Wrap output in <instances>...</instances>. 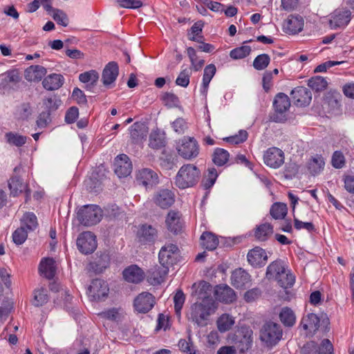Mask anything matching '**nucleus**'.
Wrapping results in <instances>:
<instances>
[{
    "instance_id": "nucleus-1",
    "label": "nucleus",
    "mask_w": 354,
    "mask_h": 354,
    "mask_svg": "<svg viewBox=\"0 0 354 354\" xmlns=\"http://www.w3.org/2000/svg\"><path fill=\"white\" fill-rule=\"evenodd\" d=\"M216 308V304L212 297L203 298V300L190 306L187 318L198 327L206 326L209 317L215 313Z\"/></svg>"
},
{
    "instance_id": "nucleus-2",
    "label": "nucleus",
    "mask_w": 354,
    "mask_h": 354,
    "mask_svg": "<svg viewBox=\"0 0 354 354\" xmlns=\"http://www.w3.org/2000/svg\"><path fill=\"white\" fill-rule=\"evenodd\" d=\"M201 178L200 169L193 164L183 165L175 177V185L184 189L195 186Z\"/></svg>"
},
{
    "instance_id": "nucleus-3",
    "label": "nucleus",
    "mask_w": 354,
    "mask_h": 354,
    "mask_svg": "<svg viewBox=\"0 0 354 354\" xmlns=\"http://www.w3.org/2000/svg\"><path fill=\"white\" fill-rule=\"evenodd\" d=\"M253 331L249 326L240 327L235 333L229 336L231 343L235 345L240 353H244L252 346Z\"/></svg>"
},
{
    "instance_id": "nucleus-4",
    "label": "nucleus",
    "mask_w": 354,
    "mask_h": 354,
    "mask_svg": "<svg viewBox=\"0 0 354 354\" xmlns=\"http://www.w3.org/2000/svg\"><path fill=\"white\" fill-rule=\"evenodd\" d=\"M176 149L178 155L185 160L196 158L200 151L198 142L194 137L184 136L176 144Z\"/></svg>"
},
{
    "instance_id": "nucleus-5",
    "label": "nucleus",
    "mask_w": 354,
    "mask_h": 354,
    "mask_svg": "<svg viewBox=\"0 0 354 354\" xmlns=\"http://www.w3.org/2000/svg\"><path fill=\"white\" fill-rule=\"evenodd\" d=\"M280 325L272 322L265 323L260 330V339L267 346H275L282 337Z\"/></svg>"
},
{
    "instance_id": "nucleus-6",
    "label": "nucleus",
    "mask_w": 354,
    "mask_h": 354,
    "mask_svg": "<svg viewBox=\"0 0 354 354\" xmlns=\"http://www.w3.org/2000/svg\"><path fill=\"white\" fill-rule=\"evenodd\" d=\"M102 217L101 208L96 205H86L78 212L77 218L80 223L85 226H91L99 223Z\"/></svg>"
},
{
    "instance_id": "nucleus-7",
    "label": "nucleus",
    "mask_w": 354,
    "mask_h": 354,
    "mask_svg": "<svg viewBox=\"0 0 354 354\" xmlns=\"http://www.w3.org/2000/svg\"><path fill=\"white\" fill-rule=\"evenodd\" d=\"M274 114L273 120L277 122H282L286 120V112L290 106V101L287 95L279 93L273 101Z\"/></svg>"
},
{
    "instance_id": "nucleus-8",
    "label": "nucleus",
    "mask_w": 354,
    "mask_h": 354,
    "mask_svg": "<svg viewBox=\"0 0 354 354\" xmlns=\"http://www.w3.org/2000/svg\"><path fill=\"white\" fill-rule=\"evenodd\" d=\"M300 354H334L333 346L328 339H323L320 346L311 341L301 347Z\"/></svg>"
},
{
    "instance_id": "nucleus-9",
    "label": "nucleus",
    "mask_w": 354,
    "mask_h": 354,
    "mask_svg": "<svg viewBox=\"0 0 354 354\" xmlns=\"http://www.w3.org/2000/svg\"><path fill=\"white\" fill-rule=\"evenodd\" d=\"M351 19V12L346 8H338L330 15L329 27L333 30L344 28Z\"/></svg>"
},
{
    "instance_id": "nucleus-10",
    "label": "nucleus",
    "mask_w": 354,
    "mask_h": 354,
    "mask_svg": "<svg viewBox=\"0 0 354 354\" xmlns=\"http://www.w3.org/2000/svg\"><path fill=\"white\" fill-rule=\"evenodd\" d=\"M109 288L107 283L101 279H95L88 286L87 293L93 300L100 301L108 297Z\"/></svg>"
},
{
    "instance_id": "nucleus-11",
    "label": "nucleus",
    "mask_w": 354,
    "mask_h": 354,
    "mask_svg": "<svg viewBox=\"0 0 354 354\" xmlns=\"http://www.w3.org/2000/svg\"><path fill=\"white\" fill-rule=\"evenodd\" d=\"M78 250L83 254H91L97 248L96 236L91 232L81 233L77 239Z\"/></svg>"
},
{
    "instance_id": "nucleus-12",
    "label": "nucleus",
    "mask_w": 354,
    "mask_h": 354,
    "mask_svg": "<svg viewBox=\"0 0 354 354\" xmlns=\"http://www.w3.org/2000/svg\"><path fill=\"white\" fill-rule=\"evenodd\" d=\"M136 180L147 189L153 188L159 183L158 174L151 169L143 168L136 174Z\"/></svg>"
},
{
    "instance_id": "nucleus-13",
    "label": "nucleus",
    "mask_w": 354,
    "mask_h": 354,
    "mask_svg": "<svg viewBox=\"0 0 354 354\" xmlns=\"http://www.w3.org/2000/svg\"><path fill=\"white\" fill-rule=\"evenodd\" d=\"M284 153L277 147L268 149L263 155L264 163L274 169L280 167L284 162Z\"/></svg>"
},
{
    "instance_id": "nucleus-14",
    "label": "nucleus",
    "mask_w": 354,
    "mask_h": 354,
    "mask_svg": "<svg viewBox=\"0 0 354 354\" xmlns=\"http://www.w3.org/2000/svg\"><path fill=\"white\" fill-rule=\"evenodd\" d=\"M178 253V248L175 244L169 243L162 246L158 254L160 264L171 266L176 263Z\"/></svg>"
},
{
    "instance_id": "nucleus-15",
    "label": "nucleus",
    "mask_w": 354,
    "mask_h": 354,
    "mask_svg": "<svg viewBox=\"0 0 354 354\" xmlns=\"http://www.w3.org/2000/svg\"><path fill=\"white\" fill-rule=\"evenodd\" d=\"M114 171L120 177L129 176L132 171V164L129 158L126 154H120L115 158Z\"/></svg>"
},
{
    "instance_id": "nucleus-16",
    "label": "nucleus",
    "mask_w": 354,
    "mask_h": 354,
    "mask_svg": "<svg viewBox=\"0 0 354 354\" xmlns=\"http://www.w3.org/2000/svg\"><path fill=\"white\" fill-rule=\"evenodd\" d=\"M155 298L152 294L147 292L140 293L134 299L135 309L142 313L149 312L154 306Z\"/></svg>"
},
{
    "instance_id": "nucleus-17",
    "label": "nucleus",
    "mask_w": 354,
    "mask_h": 354,
    "mask_svg": "<svg viewBox=\"0 0 354 354\" xmlns=\"http://www.w3.org/2000/svg\"><path fill=\"white\" fill-rule=\"evenodd\" d=\"M304 19L299 15H290L283 24V30L286 33L297 34L303 30Z\"/></svg>"
},
{
    "instance_id": "nucleus-18",
    "label": "nucleus",
    "mask_w": 354,
    "mask_h": 354,
    "mask_svg": "<svg viewBox=\"0 0 354 354\" xmlns=\"http://www.w3.org/2000/svg\"><path fill=\"white\" fill-rule=\"evenodd\" d=\"M248 263L253 267H261L266 264L268 256L266 251L259 247L250 250L247 255Z\"/></svg>"
},
{
    "instance_id": "nucleus-19",
    "label": "nucleus",
    "mask_w": 354,
    "mask_h": 354,
    "mask_svg": "<svg viewBox=\"0 0 354 354\" xmlns=\"http://www.w3.org/2000/svg\"><path fill=\"white\" fill-rule=\"evenodd\" d=\"M291 95L295 103L298 106H304L310 104L312 100L311 92L304 86H298L294 88Z\"/></svg>"
},
{
    "instance_id": "nucleus-20",
    "label": "nucleus",
    "mask_w": 354,
    "mask_h": 354,
    "mask_svg": "<svg viewBox=\"0 0 354 354\" xmlns=\"http://www.w3.org/2000/svg\"><path fill=\"white\" fill-rule=\"evenodd\" d=\"M153 202L162 209L169 207L174 203V194L169 189L157 192L153 198Z\"/></svg>"
},
{
    "instance_id": "nucleus-21",
    "label": "nucleus",
    "mask_w": 354,
    "mask_h": 354,
    "mask_svg": "<svg viewBox=\"0 0 354 354\" xmlns=\"http://www.w3.org/2000/svg\"><path fill=\"white\" fill-rule=\"evenodd\" d=\"M119 74V67L116 62H111L108 63L102 75V83L105 86H108L113 84Z\"/></svg>"
},
{
    "instance_id": "nucleus-22",
    "label": "nucleus",
    "mask_w": 354,
    "mask_h": 354,
    "mask_svg": "<svg viewBox=\"0 0 354 354\" xmlns=\"http://www.w3.org/2000/svg\"><path fill=\"white\" fill-rule=\"evenodd\" d=\"M214 294L218 301L225 304L232 303L236 299L234 290L227 285L217 286Z\"/></svg>"
},
{
    "instance_id": "nucleus-23",
    "label": "nucleus",
    "mask_w": 354,
    "mask_h": 354,
    "mask_svg": "<svg viewBox=\"0 0 354 354\" xmlns=\"http://www.w3.org/2000/svg\"><path fill=\"white\" fill-rule=\"evenodd\" d=\"M123 277L128 282L138 283L144 279L145 272L138 266L132 265L124 270Z\"/></svg>"
},
{
    "instance_id": "nucleus-24",
    "label": "nucleus",
    "mask_w": 354,
    "mask_h": 354,
    "mask_svg": "<svg viewBox=\"0 0 354 354\" xmlns=\"http://www.w3.org/2000/svg\"><path fill=\"white\" fill-rule=\"evenodd\" d=\"M250 282V275L243 269H236L232 273L231 283L236 288H243Z\"/></svg>"
},
{
    "instance_id": "nucleus-25",
    "label": "nucleus",
    "mask_w": 354,
    "mask_h": 354,
    "mask_svg": "<svg viewBox=\"0 0 354 354\" xmlns=\"http://www.w3.org/2000/svg\"><path fill=\"white\" fill-rule=\"evenodd\" d=\"M157 230L149 225H142L138 231L139 241L143 243L154 242L157 238Z\"/></svg>"
},
{
    "instance_id": "nucleus-26",
    "label": "nucleus",
    "mask_w": 354,
    "mask_h": 354,
    "mask_svg": "<svg viewBox=\"0 0 354 354\" xmlns=\"http://www.w3.org/2000/svg\"><path fill=\"white\" fill-rule=\"evenodd\" d=\"M166 225L168 230L178 234L182 230V223L180 221V214L179 212L169 211L166 218Z\"/></svg>"
},
{
    "instance_id": "nucleus-27",
    "label": "nucleus",
    "mask_w": 354,
    "mask_h": 354,
    "mask_svg": "<svg viewBox=\"0 0 354 354\" xmlns=\"http://www.w3.org/2000/svg\"><path fill=\"white\" fill-rule=\"evenodd\" d=\"M64 82V77L61 74L53 73L48 75L42 82L44 87L48 91L59 89Z\"/></svg>"
},
{
    "instance_id": "nucleus-28",
    "label": "nucleus",
    "mask_w": 354,
    "mask_h": 354,
    "mask_svg": "<svg viewBox=\"0 0 354 354\" xmlns=\"http://www.w3.org/2000/svg\"><path fill=\"white\" fill-rule=\"evenodd\" d=\"M130 136L135 142L141 141L146 138L148 133V128L142 123L136 122L130 127Z\"/></svg>"
},
{
    "instance_id": "nucleus-29",
    "label": "nucleus",
    "mask_w": 354,
    "mask_h": 354,
    "mask_svg": "<svg viewBox=\"0 0 354 354\" xmlns=\"http://www.w3.org/2000/svg\"><path fill=\"white\" fill-rule=\"evenodd\" d=\"M39 270L46 278L53 279L55 274L54 259L53 258L43 259L39 263Z\"/></svg>"
},
{
    "instance_id": "nucleus-30",
    "label": "nucleus",
    "mask_w": 354,
    "mask_h": 354,
    "mask_svg": "<svg viewBox=\"0 0 354 354\" xmlns=\"http://www.w3.org/2000/svg\"><path fill=\"white\" fill-rule=\"evenodd\" d=\"M319 318L314 313H309L303 317L301 325L304 330L316 332L319 327Z\"/></svg>"
},
{
    "instance_id": "nucleus-31",
    "label": "nucleus",
    "mask_w": 354,
    "mask_h": 354,
    "mask_svg": "<svg viewBox=\"0 0 354 354\" xmlns=\"http://www.w3.org/2000/svg\"><path fill=\"white\" fill-rule=\"evenodd\" d=\"M286 267L283 261L278 259L272 262L266 269V277L268 279H276Z\"/></svg>"
},
{
    "instance_id": "nucleus-32",
    "label": "nucleus",
    "mask_w": 354,
    "mask_h": 354,
    "mask_svg": "<svg viewBox=\"0 0 354 354\" xmlns=\"http://www.w3.org/2000/svg\"><path fill=\"white\" fill-rule=\"evenodd\" d=\"M8 186L11 192V194L14 196L26 191L28 194V190L26 189L27 185L24 183L22 179L17 176H14L8 180Z\"/></svg>"
},
{
    "instance_id": "nucleus-33",
    "label": "nucleus",
    "mask_w": 354,
    "mask_h": 354,
    "mask_svg": "<svg viewBox=\"0 0 354 354\" xmlns=\"http://www.w3.org/2000/svg\"><path fill=\"white\" fill-rule=\"evenodd\" d=\"M46 69L40 65L31 66L26 71V78L28 81H39L46 75Z\"/></svg>"
},
{
    "instance_id": "nucleus-34",
    "label": "nucleus",
    "mask_w": 354,
    "mask_h": 354,
    "mask_svg": "<svg viewBox=\"0 0 354 354\" xmlns=\"http://www.w3.org/2000/svg\"><path fill=\"white\" fill-rule=\"evenodd\" d=\"M275 280L281 288L286 289L291 288L294 285L295 277L290 271L287 270L285 267L284 270L278 275Z\"/></svg>"
},
{
    "instance_id": "nucleus-35",
    "label": "nucleus",
    "mask_w": 354,
    "mask_h": 354,
    "mask_svg": "<svg viewBox=\"0 0 354 354\" xmlns=\"http://www.w3.org/2000/svg\"><path fill=\"white\" fill-rule=\"evenodd\" d=\"M216 72V66L211 64L205 66L204 68L203 77V82H202V88L201 93L203 95H206L208 89L209 84L214 76Z\"/></svg>"
},
{
    "instance_id": "nucleus-36",
    "label": "nucleus",
    "mask_w": 354,
    "mask_h": 354,
    "mask_svg": "<svg viewBox=\"0 0 354 354\" xmlns=\"http://www.w3.org/2000/svg\"><path fill=\"white\" fill-rule=\"evenodd\" d=\"M273 233V227L268 223L257 226L254 231V236L259 241H265Z\"/></svg>"
},
{
    "instance_id": "nucleus-37",
    "label": "nucleus",
    "mask_w": 354,
    "mask_h": 354,
    "mask_svg": "<svg viewBox=\"0 0 354 354\" xmlns=\"http://www.w3.org/2000/svg\"><path fill=\"white\" fill-rule=\"evenodd\" d=\"M1 83L0 86L6 88L10 84H17L20 81V76L17 70H10L0 75Z\"/></svg>"
},
{
    "instance_id": "nucleus-38",
    "label": "nucleus",
    "mask_w": 354,
    "mask_h": 354,
    "mask_svg": "<svg viewBox=\"0 0 354 354\" xmlns=\"http://www.w3.org/2000/svg\"><path fill=\"white\" fill-rule=\"evenodd\" d=\"M201 245L208 250H214L218 244L217 237L212 232H203L201 236Z\"/></svg>"
},
{
    "instance_id": "nucleus-39",
    "label": "nucleus",
    "mask_w": 354,
    "mask_h": 354,
    "mask_svg": "<svg viewBox=\"0 0 354 354\" xmlns=\"http://www.w3.org/2000/svg\"><path fill=\"white\" fill-rule=\"evenodd\" d=\"M6 142L11 146L22 147L27 142V137L17 133L10 131L5 134Z\"/></svg>"
},
{
    "instance_id": "nucleus-40",
    "label": "nucleus",
    "mask_w": 354,
    "mask_h": 354,
    "mask_svg": "<svg viewBox=\"0 0 354 354\" xmlns=\"http://www.w3.org/2000/svg\"><path fill=\"white\" fill-rule=\"evenodd\" d=\"M279 318L285 326L291 327L295 324V315L290 308H283L279 313Z\"/></svg>"
},
{
    "instance_id": "nucleus-41",
    "label": "nucleus",
    "mask_w": 354,
    "mask_h": 354,
    "mask_svg": "<svg viewBox=\"0 0 354 354\" xmlns=\"http://www.w3.org/2000/svg\"><path fill=\"white\" fill-rule=\"evenodd\" d=\"M170 266L161 265L151 271V279H153V283H160L164 281L165 277L169 272Z\"/></svg>"
},
{
    "instance_id": "nucleus-42",
    "label": "nucleus",
    "mask_w": 354,
    "mask_h": 354,
    "mask_svg": "<svg viewBox=\"0 0 354 354\" xmlns=\"http://www.w3.org/2000/svg\"><path fill=\"white\" fill-rule=\"evenodd\" d=\"M98 79L99 74L95 70H91L89 71L82 73L79 75V80L80 82L83 83H90L89 85L86 86L87 88H91L92 86L95 85Z\"/></svg>"
},
{
    "instance_id": "nucleus-43",
    "label": "nucleus",
    "mask_w": 354,
    "mask_h": 354,
    "mask_svg": "<svg viewBox=\"0 0 354 354\" xmlns=\"http://www.w3.org/2000/svg\"><path fill=\"white\" fill-rule=\"evenodd\" d=\"M21 221V226H24L28 231L34 230L38 225L37 216L32 212L25 213Z\"/></svg>"
},
{
    "instance_id": "nucleus-44",
    "label": "nucleus",
    "mask_w": 354,
    "mask_h": 354,
    "mask_svg": "<svg viewBox=\"0 0 354 354\" xmlns=\"http://www.w3.org/2000/svg\"><path fill=\"white\" fill-rule=\"evenodd\" d=\"M287 206L284 203H275L270 208V213L272 217L276 220L283 219L287 214Z\"/></svg>"
},
{
    "instance_id": "nucleus-45",
    "label": "nucleus",
    "mask_w": 354,
    "mask_h": 354,
    "mask_svg": "<svg viewBox=\"0 0 354 354\" xmlns=\"http://www.w3.org/2000/svg\"><path fill=\"white\" fill-rule=\"evenodd\" d=\"M234 324V318L227 314L222 315L217 320V328L221 333L229 330Z\"/></svg>"
},
{
    "instance_id": "nucleus-46",
    "label": "nucleus",
    "mask_w": 354,
    "mask_h": 354,
    "mask_svg": "<svg viewBox=\"0 0 354 354\" xmlns=\"http://www.w3.org/2000/svg\"><path fill=\"white\" fill-rule=\"evenodd\" d=\"M308 86L316 92L325 90L328 82L325 78L321 76H315L308 80Z\"/></svg>"
},
{
    "instance_id": "nucleus-47",
    "label": "nucleus",
    "mask_w": 354,
    "mask_h": 354,
    "mask_svg": "<svg viewBox=\"0 0 354 354\" xmlns=\"http://www.w3.org/2000/svg\"><path fill=\"white\" fill-rule=\"evenodd\" d=\"M325 162L322 156H317L313 158L308 163V169L313 175H317L320 173L324 167Z\"/></svg>"
},
{
    "instance_id": "nucleus-48",
    "label": "nucleus",
    "mask_w": 354,
    "mask_h": 354,
    "mask_svg": "<svg viewBox=\"0 0 354 354\" xmlns=\"http://www.w3.org/2000/svg\"><path fill=\"white\" fill-rule=\"evenodd\" d=\"M149 147L159 149L165 145V140L164 136L158 131H153L150 134L149 137Z\"/></svg>"
},
{
    "instance_id": "nucleus-49",
    "label": "nucleus",
    "mask_w": 354,
    "mask_h": 354,
    "mask_svg": "<svg viewBox=\"0 0 354 354\" xmlns=\"http://www.w3.org/2000/svg\"><path fill=\"white\" fill-rule=\"evenodd\" d=\"M230 154L227 151L217 148L215 149L213 154V162L217 166L224 165L228 160Z\"/></svg>"
},
{
    "instance_id": "nucleus-50",
    "label": "nucleus",
    "mask_w": 354,
    "mask_h": 354,
    "mask_svg": "<svg viewBox=\"0 0 354 354\" xmlns=\"http://www.w3.org/2000/svg\"><path fill=\"white\" fill-rule=\"evenodd\" d=\"M270 62V56L268 54L263 53L255 57L253 61V66L256 70L262 71L267 68Z\"/></svg>"
},
{
    "instance_id": "nucleus-51",
    "label": "nucleus",
    "mask_w": 354,
    "mask_h": 354,
    "mask_svg": "<svg viewBox=\"0 0 354 354\" xmlns=\"http://www.w3.org/2000/svg\"><path fill=\"white\" fill-rule=\"evenodd\" d=\"M172 129L178 135H183L189 129L188 123L183 118H178L171 123Z\"/></svg>"
},
{
    "instance_id": "nucleus-52",
    "label": "nucleus",
    "mask_w": 354,
    "mask_h": 354,
    "mask_svg": "<svg viewBox=\"0 0 354 354\" xmlns=\"http://www.w3.org/2000/svg\"><path fill=\"white\" fill-rule=\"evenodd\" d=\"M251 48L249 46H242L230 51V55L234 59H243L250 55Z\"/></svg>"
},
{
    "instance_id": "nucleus-53",
    "label": "nucleus",
    "mask_w": 354,
    "mask_h": 354,
    "mask_svg": "<svg viewBox=\"0 0 354 354\" xmlns=\"http://www.w3.org/2000/svg\"><path fill=\"white\" fill-rule=\"evenodd\" d=\"M340 95L338 93L328 92L324 97V104L330 109H335L339 106Z\"/></svg>"
},
{
    "instance_id": "nucleus-54",
    "label": "nucleus",
    "mask_w": 354,
    "mask_h": 354,
    "mask_svg": "<svg viewBox=\"0 0 354 354\" xmlns=\"http://www.w3.org/2000/svg\"><path fill=\"white\" fill-rule=\"evenodd\" d=\"M212 286L206 281H202L200 283L198 288L196 290L198 299L201 301L203 298L212 297L211 296Z\"/></svg>"
},
{
    "instance_id": "nucleus-55",
    "label": "nucleus",
    "mask_w": 354,
    "mask_h": 354,
    "mask_svg": "<svg viewBox=\"0 0 354 354\" xmlns=\"http://www.w3.org/2000/svg\"><path fill=\"white\" fill-rule=\"evenodd\" d=\"M185 301V295L181 290H178L174 297V308L177 315H180Z\"/></svg>"
},
{
    "instance_id": "nucleus-56",
    "label": "nucleus",
    "mask_w": 354,
    "mask_h": 354,
    "mask_svg": "<svg viewBox=\"0 0 354 354\" xmlns=\"http://www.w3.org/2000/svg\"><path fill=\"white\" fill-rule=\"evenodd\" d=\"M48 300L47 290L41 288L35 292L33 305L35 306H41Z\"/></svg>"
},
{
    "instance_id": "nucleus-57",
    "label": "nucleus",
    "mask_w": 354,
    "mask_h": 354,
    "mask_svg": "<svg viewBox=\"0 0 354 354\" xmlns=\"http://www.w3.org/2000/svg\"><path fill=\"white\" fill-rule=\"evenodd\" d=\"M28 230L24 226L17 228L12 234V239L17 245H21L26 240Z\"/></svg>"
},
{
    "instance_id": "nucleus-58",
    "label": "nucleus",
    "mask_w": 354,
    "mask_h": 354,
    "mask_svg": "<svg viewBox=\"0 0 354 354\" xmlns=\"http://www.w3.org/2000/svg\"><path fill=\"white\" fill-rule=\"evenodd\" d=\"M191 71L188 68H185L180 71L176 80V84L178 86L186 88L189 84Z\"/></svg>"
},
{
    "instance_id": "nucleus-59",
    "label": "nucleus",
    "mask_w": 354,
    "mask_h": 354,
    "mask_svg": "<svg viewBox=\"0 0 354 354\" xmlns=\"http://www.w3.org/2000/svg\"><path fill=\"white\" fill-rule=\"evenodd\" d=\"M53 19L59 25L66 27L68 25L69 19L67 15L59 9L53 10L52 15Z\"/></svg>"
},
{
    "instance_id": "nucleus-60",
    "label": "nucleus",
    "mask_w": 354,
    "mask_h": 354,
    "mask_svg": "<svg viewBox=\"0 0 354 354\" xmlns=\"http://www.w3.org/2000/svg\"><path fill=\"white\" fill-rule=\"evenodd\" d=\"M248 136V134L245 130H240L237 134L225 138L224 140L227 142L238 145L245 142Z\"/></svg>"
},
{
    "instance_id": "nucleus-61",
    "label": "nucleus",
    "mask_w": 354,
    "mask_h": 354,
    "mask_svg": "<svg viewBox=\"0 0 354 354\" xmlns=\"http://www.w3.org/2000/svg\"><path fill=\"white\" fill-rule=\"evenodd\" d=\"M122 8L136 9L142 6V2L140 0H115Z\"/></svg>"
},
{
    "instance_id": "nucleus-62",
    "label": "nucleus",
    "mask_w": 354,
    "mask_h": 354,
    "mask_svg": "<svg viewBox=\"0 0 354 354\" xmlns=\"http://www.w3.org/2000/svg\"><path fill=\"white\" fill-rule=\"evenodd\" d=\"M332 165L337 169L342 168L345 164V158L340 151H335L332 156Z\"/></svg>"
},
{
    "instance_id": "nucleus-63",
    "label": "nucleus",
    "mask_w": 354,
    "mask_h": 354,
    "mask_svg": "<svg viewBox=\"0 0 354 354\" xmlns=\"http://www.w3.org/2000/svg\"><path fill=\"white\" fill-rule=\"evenodd\" d=\"M162 100L164 101L166 106L171 108L177 106L179 103L178 97L170 93H166L162 96Z\"/></svg>"
},
{
    "instance_id": "nucleus-64",
    "label": "nucleus",
    "mask_w": 354,
    "mask_h": 354,
    "mask_svg": "<svg viewBox=\"0 0 354 354\" xmlns=\"http://www.w3.org/2000/svg\"><path fill=\"white\" fill-rule=\"evenodd\" d=\"M299 171V166L294 162H290L286 164L284 174L286 178H292Z\"/></svg>"
}]
</instances>
